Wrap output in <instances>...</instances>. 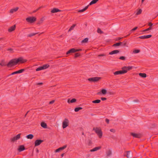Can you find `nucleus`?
I'll return each mask as SVG.
<instances>
[{
    "mask_svg": "<svg viewBox=\"0 0 158 158\" xmlns=\"http://www.w3.org/2000/svg\"><path fill=\"white\" fill-rule=\"evenodd\" d=\"M20 134H19L14 137L13 138H11V140L12 141H15L16 140H18L19 139H20Z\"/></svg>",
    "mask_w": 158,
    "mask_h": 158,
    "instance_id": "obj_6",
    "label": "nucleus"
},
{
    "mask_svg": "<svg viewBox=\"0 0 158 158\" xmlns=\"http://www.w3.org/2000/svg\"><path fill=\"white\" fill-rule=\"evenodd\" d=\"M67 145H65L64 146H63L61 147H60V148H59V149L60 150H63V149H64L66 147H67Z\"/></svg>",
    "mask_w": 158,
    "mask_h": 158,
    "instance_id": "obj_36",
    "label": "nucleus"
},
{
    "mask_svg": "<svg viewBox=\"0 0 158 158\" xmlns=\"http://www.w3.org/2000/svg\"><path fill=\"white\" fill-rule=\"evenodd\" d=\"M106 122L107 123H109V119H106Z\"/></svg>",
    "mask_w": 158,
    "mask_h": 158,
    "instance_id": "obj_53",
    "label": "nucleus"
},
{
    "mask_svg": "<svg viewBox=\"0 0 158 158\" xmlns=\"http://www.w3.org/2000/svg\"><path fill=\"white\" fill-rule=\"evenodd\" d=\"M88 40V38H85L84 40H82L81 43H87Z\"/></svg>",
    "mask_w": 158,
    "mask_h": 158,
    "instance_id": "obj_31",
    "label": "nucleus"
},
{
    "mask_svg": "<svg viewBox=\"0 0 158 158\" xmlns=\"http://www.w3.org/2000/svg\"><path fill=\"white\" fill-rule=\"evenodd\" d=\"M101 99L102 101H105V100H106V98H101Z\"/></svg>",
    "mask_w": 158,
    "mask_h": 158,
    "instance_id": "obj_52",
    "label": "nucleus"
},
{
    "mask_svg": "<svg viewBox=\"0 0 158 158\" xmlns=\"http://www.w3.org/2000/svg\"><path fill=\"white\" fill-rule=\"evenodd\" d=\"M140 52V50L138 49H134L132 52V54H136Z\"/></svg>",
    "mask_w": 158,
    "mask_h": 158,
    "instance_id": "obj_15",
    "label": "nucleus"
},
{
    "mask_svg": "<svg viewBox=\"0 0 158 158\" xmlns=\"http://www.w3.org/2000/svg\"><path fill=\"white\" fill-rule=\"evenodd\" d=\"M82 109V108L81 107H77L75 109L74 111L75 112H78L79 110H81Z\"/></svg>",
    "mask_w": 158,
    "mask_h": 158,
    "instance_id": "obj_33",
    "label": "nucleus"
},
{
    "mask_svg": "<svg viewBox=\"0 0 158 158\" xmlns=\"http://www.w3.org/2000/svg\"><path fill=\"white\" fill-rule=\"evenodd\" d=\"M152 36L151 35H145L146 39L149 38Z\"/></svg>",
    "mask_w": 158,
    "mask_h": 158,
    "instance_id": "obj_44",
    "label": "nucleus"
},
{
    "mask_svg": "<svg viewBox=\"0 0 158 158\" xmlns=\"http://www.w3.org/2000/svg\"><path fill=\"white\" fill-rule=\"evenodd\" d=\"M144 0H141V2H142V3H143V2L144 1Z\"/></svg>",
    "mask_w": 158,
    "mask_h": 158,
    "instance_id": "obj_61",
    "label": "nucleus"
},
{
    "mask_svg": "<svg viewBox=\"0 0 158 158\" xmlns=\"http://www.w3.org/2000/svg\"><path fill=\"white\" fill-rule=\"evenodd\" d=\"M153 24L151 23H149L148 24V25L150 27H152V25Z\"/></svg>",
    "mask_w": 158,
    "mask_h": 158,
    "instance_id": "obj_51",
    "label": "nucleus"
},
{
    "mask_svg": "<svg viewBox=\"0 0 158 158\" xmlns=\"http://www.w3.org/2000/svg\"><path fill=\"white\" fill-rule=\"evenodd\" d=\"M132 156V153L130 151H128L127 152V158H131Z\"/></svg>",
    "mask_w": 158,
    "mask_h": 158,
    "instance_id": "obj_17",
    "label": "nucleus"
},
{
    "mask_svg": "<svg viewBox=\"0 0 158 158\" xmlns=\"http://www.w3.org/2000/svg\"><path fill=\"white\" fill-rule=\"evenodd\" d=\"M151 29H152V27H149L148 28L145 29L144 30H151Z\"/></svg>",
    "mask_w": 158,
    "mask_h": 158,
    "instance_id": "obj_58",
    "label": "nucleus"
},
{
    "mask_svg": "<svg viewBox=\"0 0 158 158\" xmlns=\"http://www.w3.org/2000/svg\"><path fill=\"white\" fill-rule=\"evenodd\" d=\"M43 84L42 83H39L37 84V85H42Z\"/></svg>",
    "mask_w": 158,
    "mask_h": 158,
    "instance_id": "obj_59",
    "label": "nucleus"
},
{
    "mask_svg": "<svg viewBox=\"0 0 158 158\" xmlns=\"http://www.w3.org/2000/svg\"><path fill=\"white\" fill-rule=\"evenodd\" d=\"M7 51H9L10 52H14L13 49L11 48H8L7 50Z\"/></svg>",
    "mask_w": 158,
    "mask_h": 158,
    "instance_id": "obj_38",
    "label": "nucleus"
},
{
    "mask_svg": "<svg viewBox=\"0 0 158 158\" xmlns=\"http://www.w3.org/2000/svg\"><path fill=\"white\" fill-rule=\"evenodd\" d=\"M101 100H96L92 101V102L94 103H98L100 102Z\"/></svg>",
    "mask_w": 158,
    "mask_h": 158,
    "instance_id": "obj_32",
    "label": "nucleus"
},
{
    "mask_svg": "<svg viewBox=\"0 0 158 158\" xmlns=\"http://www.w3.org/2000/svg\"><path fill=\"white\" fill-rule=\"evenodd\" d=\"M95 133L97 134L99 138H101L102 136V133L100 127H96L93 129Z\"/></svg>",
    "mask_w": 158,
    "mask_h": 158,
    "instance_id": "obj_2",
    "label": "nucleus"
},
{
    "mask_svg": "<svg viewBox=\"0 0 158 158\" xmlns=\"http://www.w3.org/2000/svg\"><path fill=\"white\" fill-rule=\"evenodd\" d=\"M139 76L143 78H145L146 77V74L145 73H139Z\"/></svg>",
    "mask_w": 158,
    "mask_h": 158,
    "instance_id": "obj_25",
    "label": "nucleus"
},
{
    "mask_svg": "<svg viewBox=\"0 0 158 158\" xmlns=\"http://www.w3.org/2000/svg\"><path fill=\"white\" fill-rule=\"evenodd\" d=\"M61 10L56 8H54L51 11V12L52 13H56L58 12L61 11Z\"/></svg>",
    "mask_w": 158,
    "mask_h": 158,
    "instance_id": "obj_12",
    "label": "nucleus"
},
{
    "mask_svg": "<svg viewBox=\"0 0 158 158\" xmlns=\"http://www.w3.org/2000/svg\"><path fill=\"white\" fill-rule=\"evenodd\" d=\"M76 52L75 49L74 48H72L69 50L66 53L67 54H68L70 53H74Z\"/></svg>",
    "mask_w": 158,
    "mask_h": 158,
    "instance_id": "obj_16",
    "label": "nucleus"
},
{
    "mask_svg": "<svg viewBox=\"0 0 158 158\" xmlns=\"http://www.w3.org/2000/svg\"><path fill=\"white\" fill-rule=\"evenodd\" d=\"M41 126L44 128H47V125L44 122H42L41 123Z\"/></svg>",
    "mask_w": 158,
    "mask_h": 158,
    "instance_id": "obj_20",
    "label": "nucleus"
},
{
    "mask_svg": "<svg viewBox=\"0 0 158 158\" xmlns=\"http://www.w3.org/2000/svg\"><path fill=\"white\" fill-rule=\"evenodd\" d=\"M36 18L35 17H30L27 18L26 21L28 23H32L36 21Z\"/></svg>",
    "mask_w": 158,
    "mask_h": 158,
    "instance_id": "obj_4",
    "label": "nucleus"
},
{
    "mask_svg": "<svg viewBox=\"0 0 158 158\" xmlns=\"http://www.w3.org/2000/svg\"><path fill=\"white\" fill-rule=\"evenodd\" d=\"M119 59L121 60H125V57L123 56H122L119 57Z\"/></svg>",
    "mask_w": 158,
    "mask_h": 158,
    "instance_id": "obj_41",
    "label": "nucleus"
},
{
    "mask_svg": "<svg viewBox=\"0 0 158 158\" xmlns=\"http://www.w3.org/2000/svg\"><path fill=\"white\" fill-rule=\"evenodd\" d=\"M28 111L27 113H26V114H25V116L27 114V113H28Z\"/></svg>",
    "mask_w": 158,
    "mask_h": 158,
    "instance_id": "obj_64",
    "label": "nucleus"
},
{
    "mask_svg": "<svg viewBox=\"0 0 158 158\" xmlns=\"http://www.w3.org/2000/svg\"><path fill=\"white\" fill-rule=\"evenodd\" d=\"M94 82L97 81H98L100 79L101 77H93Z\"/></svg>",
    "mask_w": 158,
    "mask_h": 158,
    "instance_id": "obj_24",
    "label": "nucleus"
},
{
    "mask_svg": "<svg viewBox=\"0 0 158 158\" xmlns=\"http://www.w3.org/2000/svg\"><path fill=\"white\" fill-rule=\"evenodd\" d=\"M37 33H31L29 35V36H33L35 35Z\"/></svg>",
    "mask_w": 158,
    "mask_h": 158,
    "instance_id": "obj_43",
    "label": "nucleus"
},
{
    "mask_svg": "<svg viewBox=\"0 0 158 158\" xmlns=\"http://www.w3.org/2000/svg\"><path fill=\"white\" fill-rule=\"evenodd\" d=\"M97 30H101V29H100V28H98V29H97Z\"/></svg>",
    "mask_w": 158,
    "mask_h": 158,
    "instance_id": "obj_63",
    "label": "nucleus"
},
{
    "mask_svg": "<svg viewBox=\"0 0 158 158\" xmlns=\"http://www.w3.org/2000/svg\"><path fill=\"white\" fill-rule=\"evenodd\" d=\"M131 134L134 138H139L141 137V135L140 134L132 133Z\"/></svg>",
    "mask_w": 158,
    "mask_h": 158,
    "instance_id": "obj_11",
    "label": "nucleus"
},
{
    "mask_svg": "<svg viewBox=\"0 0 158 158\" xmlns=\"http://www.w3.org/2000/svg\"><path fill=\"white\" fill-rule=\"evenodd\" d=\"M114 74L115 75H118L120 74H122L121 70L116 71L114 73Z\"/></svg>",
    "mask_w": 158,
    "mask_h": 158,
    "instance_id": "obj_28",
    "label": "nucleus"
},
{
    "mask_svg": "<svg viewBox=\"0 0 158 158\" xmlns=\"http://www.w3.org/2000/svg\"><path fill=\"white\" fill-rule=\"evenodd\" d=\"M105 55L104 54H101L99 55V56H105Z\"/></svg>",
    "mask_w": 158,
    "mask_h": 158,
    "instance_id": "obj_60",
    "label": "nucleus"
},
{
    "mask_svg": "<svg viewBox=\"0 0 158 158\" xmlns=\"http://www.w3.org/2000/svg\"><path fill=\"white\" fill-rule=\"evenodd\" d=\"M19 9V7H17L15 8L11 9L10 11V12L11 13H13L14 12H16Z\"/></svg>",
    "mask_w": 158,
    "mask_h": 158,
    "instance_id": "obj_13",
    "label": "nucleus"
},
{
    "mask_svg": "<svg viewBox=\"0 0 158 158\" xmlns=\"http://www.w3.org/2000/svg\"><path fill=\"white\" fill-rule=\"evenodd\" d=\"M43 6H41L39 8H37V9H36V10H34L33 11V13H35V12H36L38 10H39V9H40L42 8L43 7Z\"/></svg>",
    "mask_w": 158,
    "mask_h": 158,
    "instance_id": "obj_39",
    "label": "nucleus"
},
{
    "mask_svg": "<svg viewBox=\"0 0 158 158\" xmlns=\"http://www.w3.org/2000/svg\"><path fill=\"white\" fill-rule=\"evenodd\" d=\"M60 150L59 149V148H58L55 151V152H60Z\"/></svg>",
    "mask_w": 158,
    "mask_h": 158,
    "instance_id": "obj_49",
    "label": "nucleus"
},
{
    "mask_svg": "<svg viewBox=\"0 0 158 158\" xmlns=\"http://www.w3.org/2000/svg\"><path fill=\"white\" fill-rule=\"evenodd\" d=\"M119 51L118 50H114L111 51L109 53L110 55H113L114 54H117L119 53Z\"/></svg>",
    "mask_w": 158,
    "mask_h": 158,
    "instance_id": "obj_14",
    "label": "nucleus"
},
{
    "mask_svg": "<svg viewBox=\"0 0 158 158\" xmlns=\"http://www.w3.org/2000/svg\"><path fill=\"white\" fill-rule=\"evenodd\" d=\"M120 44H121V43H116V44H114L113 46H119L120 45Z\"/></svg>",
    "mask_w": 158,
    "mask_h": 158,
    "instance_id": "obj_42",
    "label": "nucleus"
},
{
    "mask_svg": "<svg viewBox=\"0 0 158 158\" xmlns=\"http://www.w3.org/2000/svg\"><path fill=\"white\" fill-rule=\"evenodd\" d=\"M79 54L78 53H77L75 54V57H77L79 56Z\"/></svg>",
    "mask_w": 158,
    "mask_h": 158,
    "instance_id": "obj_55",
    "label": "nucleus"
},
{
    "mask_svg": "<svg viewBox=\"0 0 158 158\" xmlns=\"http://www.w3.org/2000/svg\"><path fill=\"white\" fill-rule=\"evenodd\" d=\"M106 154L107 156H110L111 154V152L110 150H109L107 151Z\"/></svg>",
    "mask_w": 158,
    "mask_h": 158,
    "instance_id": "obj_30",
    "label": "nucleus"
},
{
    "mask_svg": "<svg viewBox=\"0 0 158 158\" xmlns=\"http://www.w3.org/2000/svg\"><path fill=\"white\" fill-rule=\"evenodd\" d=\"M34 137V136L32 134H29L26 136V137L27 139H32Z\"/></svg>",
    "mask_w": 158,
    "mask_h": 158,
    "instance_id": "obj_21",
    "label": "nucleus"
},
{
    "mask_svg": "<svg viewBox=\"0 0 158 158\" xmlns=\"http://www.w3.org/2000/svg\"><path fill=\"white\" fill-rule=\"evenodd\" d=\"M26 61V60L22 57H19L18 59H14L10 60L7 64V66L9 67H11L17 64L19 62L23 63Z\"/></svg>",
    "mask_w": 158,
    "mask_h": 158,
    "instance_id": "obj_1",
    "label": "nucleus"
},
{
    "mask_svg": "<svg viewBox=\"0 0 158 158\" xmlns=\"http://www.w3.org/2000/svg\"><path fill=\"white\" fill-rule=\"evenodd\" d=\"M98 0H93L89 4V5H91L92 4L96 3Z\"/></svg>",
    "mask_w": 158,
    "mask_h": 158,
    "instance_id": "obj_22",
    "label": "nucleus"
},
{
    "mask_svg": "<svg viewBox=\"0 0 158 158\" xmlns=\"http://www.w3.org/2000/svg\"><path fill=\"white\" fill-rule=\"evenodd\" d=\"M43 141V140L40 139L36 140L35 143V146H36L40 145Z\"/></svg>",
    "mask_w": 158,
    "mask_h": 158,
    "instance_id": "obj_9",
    "label": "nucleus"
},
{
    "mask_svg": "<svg viewBox=\"0 0 158 158\" xmlns=\"http://www.w3.org/2000/svg\"><path fill=\"white\" fill-rule=\"evenodd\" d=\"M67 145H65L64 146H63L61 147H60V148H59V149L60 150H63V149H64L66 147H67Z\"/></svg>",
    "mask_w": 158,
    "mask_h": 158,
    "instance_id": "obj_37",
    "label": "nucleus"
},
{
    "mask_svg": "<svg viewBox=\"0 0 158 158\" xmlns=\"http://www.w3.org/2000/svg\"><path fill=\"white\" fill-rule=\"evenodd\" d=\"M142 10L141 9H139L136 13V15H139L142 13Z\"/></svg>",
    "mask_w": 158,
    "mask_h": 158,
    "instance_id": "obj_34",
    "label": "nucleus"
},
{
    "mask_svg": "<svg viewBox=\"0 0 158 158\" xmlns=\"http://www.w3.org/2000/svg\"><path fill=\"white\" fill-rule=\"evenodd\" d=\"M81 49H75L76 52L81 51Z\"/></svg>",
    "mask_w": 158,
    "mask_h": 158,
    "instance_id": "obj_57",
    "label": "nucleus"
},
{
    "mask_svg": "<svg viewBox=\"0 0 158 158\" xmlns=\"http://www.w3.org/2000/svg\"><path fill=\"white\" fill-rule=\"evenodd\" d=\"M89 5H88L87 6H85L84 9L79 10L78 11V12H82L84 11H85L86 10L88 9V8L89 7Z\"/></svg>",
    "mask_w": 158,
    "mask_h": 158,
    "instance_id": "obj_19",
    "label": "nucleus"
},
{
    "mask_svg": "<svg viewBox=\"0 0 158 158\" xmlns=\"http://www.w3.org/2000/svg\"><path fill=\"white\" fill-rule=\"evenodd\" d=\"M16 28V25H14L10 27H9L8 30H15Z\"/></svg>",
    "mask_w": 158,
    "mask_h": 158,
    "instance_id": "obj_29",
    "label": "nucleus"
},
{
    "mask_svg": "<svg viewBox=\"0 0 158 158\" xmlns=\"http://www.w3.org/2000/svg\"><path fill=\"white\" fill-rule=\"evenodd\" d=\"M138 28V27H135L134 28L132 29L131 30H137V29Z\"/></svg>",
    "mask_w": 158,
    "mask_h": 158,
    "instance_id": "obj_56",
    "label": "nucleus"
},
{
    "mask_svg": "<svg viewBox=\"0 0 158 158\" xmlns=\"http://www.w3.org/2000/svg\"><path fill=\"white\" fill-rule=\"evenodd\" d=\"M101 148V146H98L95 147L93 148L90 150L89 152H94L95 151H97L100 149Z\"/></svg>",
    "mask_w": 158,
    "mask_h": 158,
    "instance_id": "obj_7",
    "label": "nucleus"
},
{
    "mask_svg": "<svg viewBox=\"0 0 158 158\" xmlns=\"http://www.w3.org/2000/svg\"><path fill=\"white\" fill-rule=\"evenodd\" d=\"M139 38L141 39H146L145 35L141 36H140Z\"/></svg>",
    "mask_w": 158,
    "mask_h": 158,
    "instance_id": "obj_45",
    "label": "nucleus"
},
{
    "mask_svg": "<svg viewBox=\"0 0 158 158\" xmlns=\"http://www.w3.org/2000/svg\"><path fill=\"white\" fill-rule=\"evenodd\" d=\"M24 71V69H20L19 70L14 72L11 73L10 75H13L15 74H18V73H23Z\"/></svg>",
    "mask_w": 158,
    "mask_h": 158,
    "instance_id": "obj_10",
    "label": "nucleus"
},
{
    "mask_svg": "<svg viewBox=\"0 0 158 158\" xmlns=\"http://www.w3.org/2000/svg\"><path fill=\"white\" fill-rule=\"evenodd\" d=\"M63 155H64V154H62L61 155V156L62 157V156H63Z\"/></svg>",
    "mask_w": 158,
    "mask_h": 158,
    "instance_id": "obj_62",
    "label": "nucleus"
},
{
    "mask_svg": "<svg viewBox=\"0 0 158 158\" xmlns=\"http://www.w3.org/2000/svg\"><path fill=\"white\" fill-rule=\"evenodd\" d=\"M42 66L43 69H46L48 68L49 66V64H45L44 65Z\"/></svg>",
    "mask_w": 158,
    "mask_h": 158,
    "instance_id": "obj_26",
    "label": "nucleus"
},
{
    "mask_svg": "<svg viewBox=\"0 0 158 158\" xmlns=\"http://www.w3.org/2000/svg\"><path fill=\"white\" fill-rule=\"evenodd\" d=\"M54 102V100H52V101L50 102H49V103L50 104H52Z\"/></svg>",
    "mask_w": 158,
    "mask_h": 158,
    "instance_id": "obj_54",
    "label": "nucleus"
},
{
    "mask_svg": "<svg viewBox=\"0 0 158 158\" xmlns=\"http://www.w3.org/2000/svg\"><path fill=\"white\" fill-rule=\"evenodd\" d=\"M25 150V148L23 145L20 146L18 150L19 152L23 151Z\"/></svg>",
    "mask_w": 158,
    "mask_h": 158,
    "instance_id": "obj_18",
    "label": "nucleus"
},
{
    "mask_svg": "<svg viewBox=\"0 0 158 158\" xmlns=\"http://www.w3.org/2000/svg\"><path fill=\"white\" fill-rule=\"evenodd\" d=\"M110 131L111 132H112L113 133H114L115 132V130L114 129H110Z\"/></svg>",
    "mask_w": 158,
    "mask_h": 158,
    "instance_id": "obj_46",
    "label": "nucleus"
},
{
    "mask_svg": "<svg viewBox=\"0 0 158 158\" xmlns=\"http://www.w3.org/2000/svg\"><path fill=\"white\" fill-rule=\"evenodd\" d=\"M97 32L99 34H102L103 33V32L102 30H97Z\"/></svg>",
    "mask_w": 158,
    "mask_h": 158,
    "instance_id": "obj_47",
    "label": "nucleus"
},
{
    "mask_svg": "<svg viewBox=\"0 0 158 158\" xmlns=\"http://www.w3.org/2000/svg\"><path fill=\"white\" fill-rule=\"evenodd\" d=\"M0 65L1 66H5L6 65H7L5 62V61L4 60H2L1 62L0 63Z\"/></svg>",
    "mask_w": 158,
    "mask_h": 158,
    "instance_id": "obj_27",
    "label": "nucleus"
},
{
    "mask_svg": "<svg viewBox=\"0 0 158 158\" xmlns=\"http://www.w3.org/2000/svg\"><path fill=\"white\" fill-rule=\"evenodd\" d=\"M76 26V24H73L69 28V30H73V29L74 28V27H75V26Z\"/></svg>",
    "mask_w": 158,
    "mask_h": 158,
    "instance_id": "obj_40",
    "label": "nucleus"
},
{
    "mask_svg": "<svg viewBox=\"0 0 158 158\" xmlns=\"http://www.w3.org/2000/svg\"><path fill=\"white\" fill-rule=\"evenodd\" d=\"M69 124V121L68 118H65L63 120L62 123V127L63 129L65 128L68 126Z\"/></svg>",
    "mask_w": 158,
    "mask_h": 158,
    "instance_id": "obj_3",
    "label": "nucleus"
},
{
    "mask_svg": "<svg viewBox=\"0 0 158 158\" xmlns=\"http://www.w3.org/2000/svg\"><path fill=\"white\" fill-rule=\"evenodd\" d=\"M43 70V69L42 66H40V67L37 68V69H36V71H38L41 70Z\"/></svg>",
    "mask_w": 158,
    "mask_h": 158,
    "instance_id": "obj_35",
    "label": "nucleus"
},
{
    "mask_svg": "<svg viewBox=\"0 0 158 158\" xmlns=\"http://www.w3.org/2000/svg\"><path fill=\"white\" fill-rule=\"evenodd\" d=\"M43 22V20H41L40 21L37 23V24H41V23Z\"/></svg>",
    "mask_w": 158,
    "mask_h": 158,
    "instance_id": "obj_50",
    "label": "nucleus"
},
{
    "mask_svg": "<svg viewBox=\"0 0 158 158\" xmlns=\"http://www.w3.org/2000/svg\"><path fill=\"white\" fill-rule=\"evenodd\" d=\"M132 67L131 66H125L122 68V70H121L122 74L126 73L128 71L131 69Z\"/></svg>",
    "mask_w": 158,
    "mask_h": 158,
    "instance_id": "obj_5",
    "label": "nucleus"
},
{
    "mask_svg": "<svg viewBox=\"0 0 158 158\" xmlns=\"http://www.w3.org/2000/svg\"><path fill=\"white\" fill-rule=\"evenodd\" d=\"M107 91L105 89H102L101 92L97 93V94L101 95L102 94L105 95L107 93Z\"/></svg>",
    "mask_w": 158,
    "mask_h": 158,
    "instance_id": "obj_8",
    "label": "nucleus"
},
{
    "mask_svg": "<svg viewBox=\"0 0 158 158\" xmlns=\"http://www.w3.org/2000/svg\"><path fill=\"white\" fill-rule=\"evenodd\" d=\"M76 99H75V98H73V99H72L71 100H70L69 99L68 100L67 102H68V103H69L70 102H71V103H74V102H76Z\"/></svg>",
    "mask_w": 158,
    "mask_h": 158,
    "instance_id": "obj_23",
    "label": "nucleus"
},
{
    "mask_svg": "<svg viewBox=\"0 0 158 158\" xmlns=\"http://www.w3.org/2000/svg\"><path fill=\"white\" fill-rule=\"evenodd\" d=\"M88 80L90 81H94L93 77L90 78L88 79Z\"/></svg>",
    "mask_w": 158,
    "mask_h": 158,
    "instance_id": "obj_48",
    "label": "nucleus"
}]
</instances>
